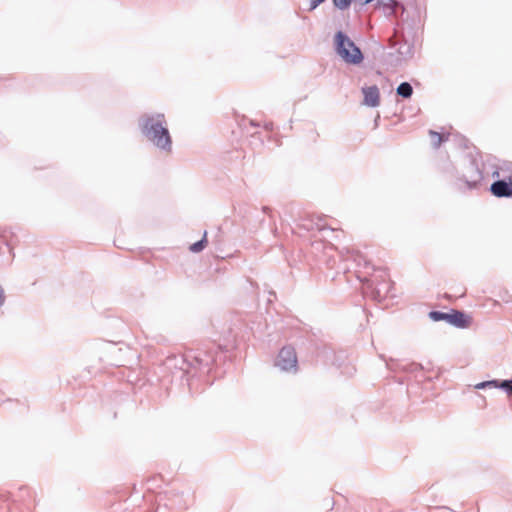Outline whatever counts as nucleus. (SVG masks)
<instances>
[{
  "instance_id": "15",
  "label": "nucleus",
  "mask_w": 512,
  "mask_h": 512,
  "mask_svg": "<svg viewBox=\"0 0 512 512\" xmlns=\"http://www.w3.org/2000/svg\"><path fill=\"white\" fill-rule=\"evenodd\" d=\"M500 389L504 390L509 396H512V380L511 379L502 380Z\"/></svg>"
},
{
  "instance_id": "2",
  "label": "nucleus",
  "mask_w": 512,
  "mask_h": 512,
  "mask_svg": "<svg viewBox=\"0 0 512 512\" xmlns=\"http://www.w3.org/2000/svg\"><path fill=\"white\" fill-rule=\"evenodd\" d=\"M334 48L337 55L347 64L358 65L364 59L360 48L342 31H338L334 36Z\"/></svg>"
},
{
  "instance_id": "5",
  "label": "nucleus",
  "mask_w": 512,
  "mask_h": 512,
  "mask_svg": "<svg viewBox=\"0 0 512 512\" xmlns=\"http://www.w3.org/2000/svg\"><path fill=\"white\" fill-rule=\"evenodd\" d=\"M362 5L372 3L375 9L381 10L386 16H391L395 13L399 2L396 0H361Z\"/></svg>"
},
{
  "instance_id": "21",
  "label": "nucleus",
  "mask_w": 512,
  "mask_h": 512,
  "mask_svg": "<svg viewBox=\"0 0 512 512\" xmlns=\"http://www.w3.org/2000/svg\"><path fill=\"white\" fill-rule=\"evenodd\" d=\"M272 126L273 124L272 123H267L265 124V128L268 129V130H271L272 129Z\"/></svg>"
},
{
  "instance_id": "10",
  "label": "nucleus",
  "mask_w": 512,
  "mask_h": 512,
  "mask_svg": "<svg viewBox=\"0 0 512 512\" xmlns=\"http://www.w3.org/2000/svg\"><path fill=\"white\" fill-rule=\"evenodd\" d=\"M397 94L403 98H410L413 93V88L410 83L402 82L396 90Z\"/></svg>"
},
{
  "instance_id": "14",
  "label": "nucleus",
  "mask_w": 512,
  "mask_h": 512,
  "mask_svg": "<svg viewBox=\"0 0 512 512\" xmlns=\"http://www.w3.org/2000/svg\"><path fill=\"white\" fill-rule=\"evenodd\" d=\"M206 243H207V241H206V233H205L204 237L201 240L195 242L194 244H192L190 246V251H192L193 253H198L205 248Z\"/></svg>"
},
{
  "instance_id": "1",
  "label": "nucleus",
  "mask_w": 512,
  "mask_h": 512,
  "mask_svg": "<svg viewBox=\"0 0 512 512\" xmlns=\"http://www.w3.org/2000/svg\"><path fill=\"white\" fill-rule=\"evenodd\" d=\"M143 137L158 150L169 153L172 150V137L163 113H145L138 119Z\"/></svg>"
},
{
  "instance_id": "7",
  "label": "nucleus",
  "mask_w": 512,
  "mask_h": 512,
  "mask_svg": "<svg viewBox=\"0 0 512 512\" xmlns=\"http://www.w3.org/2000/svg\"><path fill=\"white\" fill-rule=\"evenodd\" d=\"M363 104L368 107H377L380 104V92L376 85L363 87Z\"/></svg>"
},
{
  "instance_id": "20",
  "label": "nucleus",
  "mask_w": 512,
  "mask_h": 512,
  "mask_svg": "<svg viewBox=\"0 0 512 512\" xmlns=\"http://www.w3.org/2000/svg\"><path fill=\"white\" fill-rule=\"evenodd\" d=\"M5 303V295L2 287L0 286V307Z\"/></svg>"
},
{
  "instance_id": "12",
  "label": "nucleus",
  "mask_w": 512,
  "mask_h": 512,
  "mask_svg": "<svg viewBox=\"0 0 512 512\" xmlns=\"http://www.w3.org/2000/svg\"><path fill=\"white\" fill-rule=\"evenodd\" d=\"M449 315H450V313H445V312H441V311H431L429 313L430 319H432L435 322H438V321H446V322H448L449 321Z\"/></svg>"
},
{
  "instance_id": "11",
  "label": "nucleus",
  "mask_w": 512,
  "mask_h": 512,
  "mask_svg": "<svg viewBox=\"0 0 512 512\" xmlns=\"http://www.w3.org/2000/svg\"><path fill=\"white\" fill-rule=\"evenodd\" d=\"M501 381L500 380H488L483 381L475 385L476 389H486V388H499L500 389Z\"/></svg>"
},
{
  "instance_id": "16",
  "label": "nucleus",
  "mask_w": 512,
  "mask_h": 512,
  "mask_svg": "<svg viewBox=\"0 0 512 512\" xmlns=\"http://www.w3.org/2000/svg\"><path fill=\"white\" fill-rule=\"evenodd\" d=\"M335 7L340 10H344L349 7L351 0H333Z\"/></svg>"
},
{
  "instance_id": "6",
  "label": "nucleus",
  "mask_w": 512,
  "mask_h": 512,
  "mask_svg": "<svg viewBox=\"0 0 512 512\" xmlns=\"http://www.w3.org/2000/svg\"><path fill=\"white\" fill-rule=\"evenodd\" d=\"M390 288H391L390 282L385 281V280L376 286H374L373 281H368V283H367V289L370 290V294H371L372 298L379 302L388 296Z\"/></svg>"
},
{
  "instance_id": "19",
  "label": "nucleus",
  "mask_w": 512,
  "mask_h": 512,
  "mask_svg": "<svg viewBox=\"0 0 512 512\" xmlns=\"http://www.w3.org/2000/svg\"><path fill=\"white\" fill-rule=\"evenodd\" d=\"M351 258H353L354 261H356V262H358V264H360L362 256L358 252L352 251Z\"/></svg>"
},
{
  "instance_id": "17",
  "label": "nucleus",
  "mask_w": 512,
  "mask_h": 512,
  "mask_svg": "<svg viewBox=\"0 0 512 512\" xmlns=\"http://www.w3.org/2000/svg\"><path fill=\"white\" fill-rule=\"evenodd\" d=\"M196 361L199 363V365L201 367H205V368H209L210 364L212 363V359L211 360H203V359H200L199 357H196Z\"/></svg>"
},
{
  "instance_id": "3",
  "label": "nucleus",
  "mask_w": 512,
  "mask_h": 512,
  "mask_svg": "<svg viewBox=\"0 0 512 512\" xmlns=\"http://www.w3.org/2000/svg\"><path fill=\"white\" fill-rule=\"evenodd\" d=\"M457 173L458 180L469 189L475 188L483 179L478 162L470 157L463 160Z\"/></svg>"
},
{
  "instance_id": "4",
  "label": "nucleus",
  "mask_w": 512,
  "mask_h": 512,
  "mask_svg": "<svg viewBox=\"0 0 512 512\" xmlns=\"http://www.w3.org/2000/svg\"><path fill=\"white\" fill-rule=\"evenodd\" d=\"M275 366L281 371L296 373L298 371V359L294 347L284 346L276 358Z\"/></svg>"
},
{
  "instance_id": "13",
  "label": "nucleus",
  "mask_w": 512,
  "mask_h": 512,
  "mask_svg": "<svg viewBox=\"0 0 512 512\" xmlns=\"http://www.w3.org/2000/svg\"><path fill=\"white\" fill-rule=\"evenodd\" d=\"M431 142L434 148H439L441 143L444 141V136L433 130L429 131Z\"/></svg>"
},
{
  "instance_id": "9",
  "label": "nucleus",
  "mask_w": 512,
  "mask_h": 512,
  "mask_svg": "<svg viewBox=\"0 0 512 512\" xmlns=\"http://www.w3.org/2000/svg\"><path fill=\"white\" fill-rule=\"evenodd\" d=\"M448 323L457 328H466L470 324V318L464 312L455 310L450 313Z\"/></svg>"
},
{
  "instance_id": "8",
  "label": "nucleus",
  "mask_w": 512,
  "mask_h": 512,
  "mask_svg": "<svg viewBox=\"0 0 512 512\" xmlns=\"http://www.w3.org/2000/svg\"><path fill=\"white\" fill-rule=\"evenodd\" d=\"M490 191L498 198H508L512 196V185L505 180H497L491 184Z\"/></svg>"
},
{
  "instance_id": "18",
  "label": "nucleus",
  "mask_w": 512,
  "mask_h": 512,
  "mask_svg": "<svg viewBox=\"0 0 512 512\" xmlns=\"http://www.w3.org/2000/svg\"><path fill=\"white\" fill-rule=\"evenodd\" d=\"M325 0H311L310 1V7L309 10L312 11L316 9L321 3H323Z\"/></svg>"
}]
</instances>
